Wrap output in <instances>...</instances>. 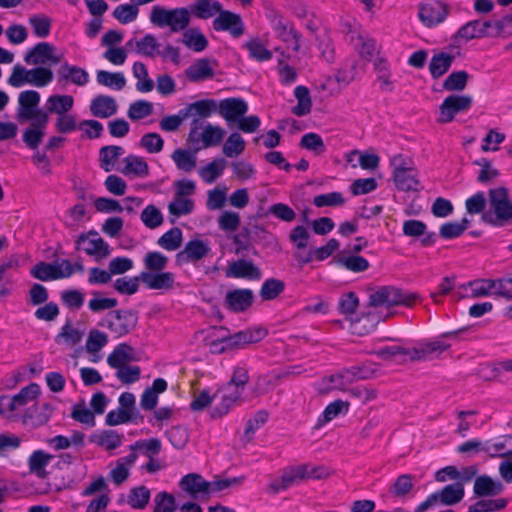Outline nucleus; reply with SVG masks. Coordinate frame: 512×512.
Returning <instances> with one entry per match:
<instances>
[{
  "label": "nucleus",
  "instance_id": "obj_1",
  "mask_svg": "<svg viewBox=\"0 0 512 512\" xmlns=\"http://www.w3.org/2000/svg\"><path fill=\"white\" fill-rule=\"evenodd\" d=\"M450 347L449 343L437 339L434 341H420L413 348L402 346H385L377 351V355L383 360L405 359L408 357L411 361H424L433 359L434 355H439Z\"/></svg>",
  "mask_w": 512,
  "mask_h": 512
},
{
  "label": "nucleus",
  "instance_id": "obj_2",
  "mask_svg": "<svg viewBox=\"0 0 512 512\" xmlns=\"http://www.w3.org/2000/svg\"><path fill=\"white\" fill-rule=\"evenodd\" d=\"M191 21L190 10L187 7L168 9L155 5L150 13V22L159 28L169 27L177 33L187 30Z\"/></svg>",
  "mask_w": 512,
  "mask_h": 512
},
{
  "label": "nucleus",
  "instance_id": "obj_3",
  "mask_svg": "<svg viewBox=\"0 0 512 512\" xmlns=\"http://www.w3.org/2000/svg\"><path fill=\"white\" fill-rule=\"evenodd\" d=\"M138 312L130 308L116 309L108 312L99 322L115 338H121L131 333L137 326Z\"/></svg>",
  "mask_w": 512,
  "mask_h": 512
},
{
  "label": "nucleus",
  "instance_id": "obj_4",
  "mask_svg": "<svg viewBox=\"0 0 512 512\" xmlns=\"http://www.w3.org/2000/svg\"><path fill=\"white\" fill-rule=\"evenodd\" d=\"M419 299V295L408 292L395 286H382L369 295V306L371 307H392L412 306Z\"/></svg>",
  "mask_w": 512,
  "mask_h": 512
},
{
  "label": "nucleus",
  "instance_id": "obj_5",
  "mask_svg": "<svg viewBox=\"0 0 512 512\" xmlns=\"http://www.w3.org/2000/svg\"><path fill=\"white\" fill-rule=\"evenodd\" d=\"M489 204L494 211L495 219L490 212L482 215V220L492 225H503L512 219V202L509 198V190L504 186L492 188L488 191Z\"/></svg>",
  "mask_w": 512,
  "mask_h": 512
},
{
  "label": "nucleus",
  "instance_id": "obj_6",
  "mask_svg": "<svg viewBox=\"0 0 512 512\" xmlns=\"http://www.w3.org/2000/svg\"><path fill=\"white\" fill-rule=\"evenodd\" d=\"M30 274L40 281L68 278L73 274V266L67 259L56 260L53 263L41 261L31 268Z\"/></svg>",
  "mask_w": 512,
  "mask_h": 512
},
{
  "label": "nucleus",
  "instance_id": "obj_7",
  "mask_svg": "<svg viewBox=\"0 0 512 512\" xmlns=\"http://www.w3.org/2000/svg\"><path fill=\"white\" fill-rule=\"evenodd\" d=\"M76 249H82L87 255L105 258L110 255V245L100 237L96 230L82 233L76 239Z\"/></svg>",
  "mask_w": 512,
  "mask_h": 512
},
{
  "label": "nucleus",
  "instance_id": "obj_8",
  "mask_svg": "<svg viewBox=\"0 0 512 512\" xmlns=\"http://www.w3.org/2000/svg\"><path fill=\"white\" fill-rule=\"evenodd\" d=\"M472 103L473 99L469 95L452 94L447 96L439 107L438 121L440 123L451 122L456 114L469 110Z\"/></svg>",
  "mask_w": 512,
  "mask_h": 512
},
{
  "label": "nucleus",
  "instance_id": "obj_9",
  "mask_svg": "<svg viewBox=\"0 0 512 512\" xmlns=\"http://www.w3.org/2000/svg\"><path fill=\"white\" fill-rule=\"evenodd\" d=\"M215 31H227L234 38H239L245 32V26L239 14L224 10L217 13V16L212 22Z\"/></svg>",
  "mask_w": 512,
  "mask_h": 512
},
{
  "label": "nucleus",
  "instance_id": "obj_10",
  "mask_svg": "<svg viewBox=\"0 0 512 512\" xmlns=\"http://www.w3.org/2000/svg\"><path fill=\"white\" fill-rule=\"evenodd\" d=\"M210 251L211 248L208 242L201 239H192L175 255V263L178 266L187 263H196L205 258Z\"/></svg>",
  "mask_w": 512,
  "mask_h": 512
},
{
  "label": "nucleus",
  "instance_id": "obj_11",
  "mask_svg": "<svg viewBox=\"0 0 512 512\" xmlns=\"http://www.w3.org/2000/svg\"><path fill=\"white\" fill-rule=\"evenodd\" d=\"M449 14V5L441 1L421 3L419 18L426 27H434L442 23Z\"/></svg>",
  "mask_w": 512,
  "mask_h": 512
},
{
  "label": "nucleus",
  "instance_id": "obj_12",
  "mask_svg": "<svg viewBox=\"0 0 512 512\" xmlns=\"http://www.w3.org/2000/svg\"><path fill=\"white\" fill-rule=\"evenodd\" d=\"M248 111V103L240 97L225 98L218 102V114L228 123H237Z\"/></svg>",
  "mask_w": 512,
  "mask_h": 512
},
{
  "label": "nucleus",
  "instance_id": "obj_13",
  "mask_svg": "<svg viewBox=\"0 0 512 512\" xmlns=\"http://www.w3.org/2000/svg\"><path fill=\"white\" fill-rule=\"evenodd\" d=\"M254 301L252 290L246 288H236L227 291L224 299L225 307L233 313H241L248 310Z\"/></svg>",
  "mask_w": 512,
  "mask_h": 512
},
{
  "label": "nucleus",
  "instance_id": "obj_14",
  "mask_svg": "<svg viewBox=\"0 0 512 512\" xmlns=\"http://www.w3.org/2000/svg\"><path fill=\"white\" fill-rule=\"evenodd\" d=\"M57 84L65 87L68 83H73L77 86H85L89 81L88 72L78 66L70 65L64 62L56 71Z\"/></svg>",
  "mask_w": 512,
  "mask_h": 512
},
{
  "label": "nucleus",
  "instance_id": "obj_15",
  "mask_svg": "<svg viewBox=\"0 0 512 512\" xmlns=\"http://www.w3.org/2000/svg\"><path fill=\"white\" fill-rule=\"evenodd\" d=\"M225 275L228 278L260 280L262 271L252 260L238 259L227 266Z\"/></svg>",
  "mask_w": 512,
  "mask_h": 512
},
{
  "label": "nucleus",
  "instance_id": "obj_16",
  "mask_svg": "<svg viewBox=\"0 0 512 512\" xmlns=\"http://www.w3.org/2000/svg\"><path fill=\"white\" fill-rule=\"evenodd\" d=\"M505 489L504 484L487 474L479 475L474 480L473 494L476 498L495 497Z\"/></svg>",
  "mask_w": 512,
  "mask_h": 512
},
{
  "label": "nucleus",
  "instance_id": "obj_17",
  "mask_svg": "<svg viewBox=\"0 0 512 512\" xmlns=\"http://www.w3.org/2000/svg\"><path fill=\"white\" fill-rule=\"evenodd\" d=\"M40 103V94L35 90L22 91L18 96L17 119L20 122L28 121L37 111Z\"/></svg>",
  "mask_w": 512,
  "mask_h": 512
},
{
  "label": "nucleus",
  "instance_id": "obj_18",
  "mask_svg": "<svg viewBox=\"0 0 512 512\" xmlns=\"http://www.w3.org/2000/svg\"><path fill=\"white\" fill-rule=\"evenodd\" d=\"M140 278L151 290H171L175 285V275L168 271L141 272Z\"/></svg>",
  "mask_w": 512,
  "mask_h": 512
},
{
  "label": "nucleus",
  "instance_id": "obj_19",
  "mask_svg": "<svg viewBox=\"0 0 512 512\" xmlns=\"http://www.w3.org/2000/svg\"><path fill=\"white\" fill-rule=\"evenodd\" d=\"M271 24L279 39L290 43L294 51H299L301 35L294 30L291 22L284 20L281 16H274L271 20Z\"/></svg>",
  "mask_w": 512,
  "mask_h": 512
},
{
  "label": "nucleus",
  "instance_id": "obj_20",
  "mask_svg": "<svg viewBox=\"0 0 512 512\" xmlns=\"http://www.w3.org/2000/svg\"><path fill=\"white\" fill-rule=\"evenodd\" d=\"M179 487L187 492L191 498L197 499L199 494L209 495L210 482L200 474L189 473L181 478Z\"/></svg>",
  "mask_w": 512,
  "mask_h": 512
},
{
  "label": "nucleus",
  "instance_id": "obj_21",
  "mask_svg": "<svg viewBox=\"0 0 512 512\" xmlns=\"http://www.w3.org/2000/svg\"><path fill=\"white\" fill-rule=\"evenodd\" d=\"M90 112L98 118H108L117 112L116 100L108 95H97L90 103Z\"/></svg>",
  "mask_w": 512,
  "mask_h": 512
},
{
  "label": "nucleus",
  "instance_id": "obj_22",
  "mask_svg": "<svg viewBox=\"0 0 512 512\" xmlns=\"http://www.w3.org/2000/svg\"><path fill=\"white\" fill-rule=\"evenodd\" d=\"M395 185L400 191H419L422 187L416 178V172L413 168H399L393 171Z\"/></svg>",
  "mask_w": 512,
  "mask_h": 512
},
{
  "label": "nucleus",
  "instance_id": "obj_23",
  "mask_svg": "<svg viewBox=\"0 0 512 512\" xmlns=\"http://www.w3.org/2000/svg\"><path fill=\"white\" fill-rule=\"evenodd\" d=\"M482 35L483 34H481L478 21L476 19L468 21L467 23L462 25L453 35V44H451L449 47L451 49H459L461 43H467L473 39H482Z\"/></svg>",
  "mask_w": 512,
  "mask_h": 512
},
{
  "label": "nucleus",
  "instance_id": "obj_24",
  "mask_svg": "<svg viewBox=\"0 0 512 512\" xmlns=\"http://www.w3.org/2000/svg\"><path fill=\"white\" fill-rule=\"evenodd\" d=\"M185 75L190 82H202L214 77L215 73L207 58L198 59L185 70Z\"/></svg>",
  "mask_w": 512,
  "mask_h": 512
},
{
  "label": "nucleus",
  "instance_id": "obj_25",
  "mask_svg": "<svg viewBox=\"0 0 512 512\" xmlns=\"http://www.w3.org/2000/svg\"><path fill=\"white\" fill-rule=\"evenodd\" d=\"M437 501L446 506H454L462 501L465 495L462 483H452L444 486L441 490L434 492Z\"/></svg>",
  "mask_w": 512,
  "mask_h": 512
},
{
  "label": "nucleus",
  "instance_id": "obj_26",
  "mask_svg": "<svg viewBox=\"0 0 512 512\" xmlns=\"http://www.w3.org/2000/svg\"><path fill=\"white\" fill-rule=\"evenodd\" d=\"M55 51L54 45L48 42H39L24 56V61L28 65H44L51 58V52Z\"/></svg>",
  "mask_w": 512,
  "mask_h": 512
},
{
  "label": "nucleus",
  "instance_id": "obj_27",
  "mask_svg": "<svg viewBox=\"0 0 512 512\" xmlns=\"http://www.w3.org/2000/svg\"><path fill=\"white\" fill-rule=\"evenodd\" d=\"M222 4L217 0H196L190 6V14L198 19H209L221 11Z\"/></svg>",
  "mask_w": 512,
  "mask_h": 512
},
{
  "label": "nucleus",
  "instance_id": "obj_28",
  "mask_svg": "<svg viewBox=\"0 0 512 512\" xmlns=\"http://www.w3.org/2000/svg\"><path fill=\"white\" fill-rule=\"evenodd\" d=\"M74 98L68 94H56L48 97L45 108L50 114L57 116L68 114L73 108Z\"/></svg>",
  "mask_w": 512,
  "mask_h": 512
},
{
  "label": "nucleus",
  "instance_id": "obj_29",
  "mask_svg": "<svg viewBox=\"0 0 512 512\" xmlns=\"http://www.w3.org/2000/svg\"><path fill=\"white\" fill-rule=\"evenodd\" d=\"M53 458V455L43 450L34 451L28 458V467L30 473L36 475L41 479L46 478L48 472L46 471L45 468Z\"/></svg>",
  "mask_w": 512,
  "mask_h": 512
},
{
  "label": "nucleus",
  "instance_id": "obj_30",
  "mask_svg": "<svg viewBox=\"0 0 512 512\" xmlns=\"http://www.w3.org/2000/svg\"><path fill=\"white\" fill-rule=\"evenodd\" d=\"M134 348L127 343H120L107 357V363L111 368L117 369L126 365L128 362L134 361L132 356Z\"/></svg>",
  "mask_w": 512,
  "mask_h": 512
},
{
  "label": "nucleus",
  "instance_id": "obj_31",
  "mask_svg": "<svg viewBox=\"0 0 512 512\" xmlns=\"http://www.w3.org/2000/svg\"><path fill=\"white\" fill-rule=\"evenodd\" d=\"M89 441L106 450H114L122 443V435L115 430H103L90 435Z\"/></svg>",
  "mask_w": 512,
  "mask_h": 512
},
{
  "label": "nucleus",
  "instance_id": "obj_32",
  "mask_svg": "<svg viewBox=\"0 0 512 512\" xmlns=\"http://www.w3.org/2000/svg\"><path fill=\"white\" fill-rule=\"evenodd\" d=\"M455 55L448 54L446 52H440L435 54L429 63V71L434 79H438L443 76L451 67Z\"/></svg>",
  "mask_w": 512,
  "mask_h": 512
},
{
  "label": "nucleus",
  "instance_id": "obj_33",
  "mask_svg": "<svg viewBox=\"0 0 512 512\" xmlns=\"http://www.w3.org/2000/svg\"><path fill=\"white\" fill-rule=\"evenodd\" d=\"M123 163L125 165L121 169V172L124 175H135L138 177H146L149 174L148 164L140 156L130 154L123 159Z\"/></svg>",
  "mask_w": 512,
  "mask_h": 512
},
{
  "label": "nucleus",
  "instance_id": "obj_34",
  "mask_svg": "<svg viewBox=\"0 0 512 512\" xmlns=\"http://www.w3.org/2000/svg\"><path fill=\"white\" fill-rule=\"evenodd\" d=\"M124 149L117 145L103 146L99 151L100 167L105 172H110L119 157L124 154Z\"/></svg>",
  "mask_w": 512,
  "mask_h": 512
},
{
  "label": "nucleus",
  "instance_id": "obj_35",
  "mask_svg": "<svg viewBox=\"0 0 512 512\" xmlns=\"http://www.w3.org/2000/svg\"><path fill=\"white\" fill-rule=\"evenodd\" d=\"M181 42L194 52H202L208 46L207 38L197 28L185 30Z\"/></svg>",
  "mask_w": 512,
  "mask_h": 512
},
{
  "label": "nucleus",
  "instance_id": "obj_36",
  "mask_svg": "<svg viewBox=\"0 0 512 512\" xmlns=\"http://www.w3.org/2000/svg\"><path fill=\"white\" fill-rule=\"evenodd\" d=\"M40 393V387L37 383H30L22 388L20 392L10 398L8 403L9 411H15L17 407L25 405L29 400L35 399Z\"/></svg>",
  "mask_w": 512,
  "mask_h": 512
},
{
  "label": "nucleus",
  "instance_id": "obj_37",
  "mask_svg": "<svg viewBox=\"0 0 512 512\" xmlns=\"http://www.w3.org/2000/svg\"><path fill=\"white\" fill-rule=\"evenodd\" d=\"M349 405V402L341 399H337L329 403L325 407L322 415L318 418L317 427H321L322 425L332 421L340 414H346L349 410Z\"/></svg>",
  "mask_w": 512,
  "mask_h": 512
},
{
  "label": "nucleus",
  "instance_id": "obj_38",
  "mask_svg": "<svg viewBox=\"0 0 512 512\" xmlns=\"http://www.w3.org/2000/svg\"><path fill=\"white\" fill-rule=\"evenodd\" d=\"M199 150L197 148L194 152L186 149H176L171 158L174 161L176 167L184 172H191L196 167V156L195 153Z\"/></svg>",
  "mask_w": 512,
  "mask_h": 512
},
{
  "label": "nucleus",
  "instance_id": "obj_39",
  "mask_svg": "<svg viewBox=\"0 0 512 512\" xmlns=\"http://www.w3.org/2000/svg\"><path fill=\"white\" fill-rule=\"evenodd\" d=\"M27 83L36 87H45L53 81V71L42 65H37L32 69H28Z\"/></svg>",
  "mask_w": 512,
  "mask_h": 512
},
{
  "label": "nucleus",
  "instance_id": "obj_40",
  "mask_svg": "<svg viewBox=\"0 0 512 512\" xmlns=\"http://www.w3.org/2000/svg\"><path fill=\"white\" fill-rule=\"evenodd\" d=\"M294 96L298 103L292 108V113L298 117L309 114L312 107L309 89L305 86L299 85L294 90Z\"/></svg>",
  "mask_w": 512,
  "mask_h": 512
},
{
  "label": "nucleus",
  "instance_id": "obj_41",
  "mask_svg": "<svg viewBox=\"0 0 512 512\" xmlns=\"http://www.w3.org/2000/svg\"><path fill=\"white\" fill-rule=\"evenodd\" d=\"M150 498V490L146 486L140 485L130 489L126 502L131 508L142 510L148 505Z\"/></svg>",
  "mask_w": 512,
  "mask_h": 512
},
{
  "label": "nucleus",
  "instance_id": "obj_42",
  "mask_svg": "<svg viewBox=\"0 0 512 512\" xmlns=\"http://www.w3.org/2000/svg\"><path fill=\"white\" fill-rule=\"evenodd\" d=\"M96 80L100 85L114 90H122L126 85V79L122 72L99 70L96 74Z\"/></svg>",
  "mask_w": 512,
  "mask_h": 512
},
{
  "label": "nucleus",
  "instance_id": "obj_43",
  "mask_svg": "<svg viewBox=\"0 0 512 512\" xmlns=\"http://www.w3.org/2000/svg\"><path fill=\"white\" fill-rule=\"evenodd\" d=\"M153 503V512H175L180 507L174 495L167 491L158 492L153 498Z\"/></svg>",
  "mask_w": 512,
  "mask_h": 512
},
{
  "label": "nucleus",
  "instance_id": "obj_44",
  "mask_svg": "<svg viewBox=\"0 0 512 512\" xmlns=\"http://www.w3.org/2000/svg\"><path fill=\"white\" fill-rule=\"evenodd\" d=\"M182 240V230L178 227H173L157 240V244L167 251H175L181 247Z\"/></svg>",
  "mask_w": 512,
  "mask_h": 512
},
{
  "label": "nucleus",
  "instance_id": "obj_45",
  "mask_svg": "<svg viewBox=\"0 0 512 512\" xmlns=\"http://www.w3.org/2000/svg\"><path fill=\"white\" fill-rule=\"evenodd\" d=\"M225 133L226 132L222 127L207 123L203 127V131L201 133V141L203 143V147L208 148L221 144Z\"/></svg>",
  "mask_w": 512,
  "mask_h": 512
},
{
  "label": "nucleus",
  "instance_id": "obj_46",
  "mask_svg": "<svg viewBox=\"0 0 512 512\" xmlns=\"http://www.w3.org/2000/svg\"><path fill=\"white\" fill-rule=\"evenodd\" d=\"M225 166L224 158L213 160L199 170V175L205 183L211 184L222 175Z\"/></svg>",
  "mask_w": 512,
  "mask_h": 512
},
{
  "label": "nucleus",
  "instance_id": "obj_47",
  "mask_svg": "<svg viewBox=\"0 0 512 512\" xmlns=\"http://www.w3.org/2000/svg\"><path fill=\"white\" fill-rule=\"evenodd\" d=\"M83 338V332L73 327L69 321L61 328L60 333L55 337L57 344L65 343L69 346L78 344Z\"/></svg>",
  "mask_w": 512,
  "mask_h": 512
},
{
  "label": "nucleus",
  "instance_id": "obj_48",
  "mask_svg": "<svg viewBox=\"0 0 512 512\" xmlns=\"http://www.w3.org/2000/svg\"><path fill=\"white\" fill-rule=\"evenodd\" d=\"M244 150L245 141L237 132H233L228 136L222 148L223 154L229 158L237 157Z\"/></svg>",
  "mask_w": 512,
  "mask_h": 512
},
{
  "label": "nucleus",
  "instance_id": "obj_49",
  "mask_svg": "<svg viewBox=\"0 0 512 512\" xmlns=\"http://www.w3.org/2000/svg\"><path fill=\"white\" fill-rule=\"evenodd\" d=\"M285 289V284L282 280L276 278L266 279L260 289V296L263 300H273L277 298Z\"/></svg>",
  "mask_w": 512,
  "mask_h": 512
},
{
  "label": "nucleus",
  "instance_id": "obj_50",
  "mask_svg": "<svg viewBox=\"0 0 512 512\" xmlns=\"http://www.w3.org/2000/svg\"><path fill=\"white\" fill-rule=\"evenodd\" d=\"M269 414L265 410L257 411L253 417L249 418L246 422L244 430V438L246 441H251L255 432L259 430L268 421Z\"/></svg>",
  "mask_w": 512,
  "mask_h": 512
},
{
  "label": "nucleus",
  "instance_id": "obj_51",
  "mask_svg": "<svg viewBox=\"0 0 512 512\" xmlns=\"http://www.w3.org/2000/svg\"><path fill=\"white\" fill-rule=\"evenodd\" d=\"M469 74L464 70L453 71L443 82L446 91H462L466 88Z\"/></svg>",
  "mask_w": 512,
  "mask_h": 512
},
{
  "label": "nucleus",
  "instance_id": "obj_52",
  "mask_svg": "<svg viewBox=\"0 0 512 512\" xmlns=\"http://www.w3.org/2000/svg\"><path fill=\"white\" fill-rule=\"evenodd\" d=\"M248 50L250 58L264 62L272 59V52L268 50L259 39H251L244 44Z\"/></svg>",
  "mask_w": 512,
  "mask_h": 512
},
{
  "label": "nucleus",
  "instance_id": "obj_53",
  "mask_svg": "<svg viewBox=\"0 0 512 512\" xmlns=\"http://www.w3.org/2000/svg\"><path fill=\"white\" fill-rule=\"evenodd\" d=\"M337 264L354 273L366 271L369 268V262L366 258L359 255H350L347 257H339Z\"/></svg>",
  "mask_w": 512,
  "mask_h": 512
},
{
  "label": "nucleus",
  "instance_id": "obj_54",
  "mask_svg": "<svg viewBox=\"0 0 512 512\" xmlns=\"http://www.w3.org/2000/svg\"><path fill=\"white\" fill-rule=\"evenodd\" d=\"M140 275L135 277L117 278L113 283V288L122 295H133L139 290Z\"/></svg>",
  "mask_w": 512,
  "mask_h": 512
},
{
  "label": "nucleus",
  "instance_id": "obj_55",
  "mask_svg": "<svg viewBox=\"0 0 512 512\" xmlns=\"http://www.w3.org/2000/svg\"><path fill=\"white\" fill-rule=\"evenodd\" d=\"M140 219L149 229H155L163 223V215L155 205H147L141 212Z\"/></svg>",
  "mask_w": 512,
  "mask_h": 512
},
{
  "label": "nucleus",
  "instance_id": "obj_56",
  "mask_svg": "<svg viewBox=\"0 0 512 512\" xmlns=\"http://www.w3.org/2000/svg\"><path fill=\"white\" fill-rule=\"evenodd\" d=\"M191 108H193L194 116L205 119L218 112V101L215 99L198 100L191 103Z\"/></svg>",
  "mask_w": 512,
  "mask_h": 512
},
{
  "label": "nucleus",
  "instance_id": "obj_57",
  "mask_svg": "<svg viewBox=\"0 0 512 512\" xmlns=\"http://www.w3.org/2000/svg\"><path fill=\"white\" fill-rule=\"evenodd\" d=\"M153 112V104L146 100H137L130 104L127 115L132 121H137L150 116Z\"/></svg>",
  "mask_w": 512,
  "mask_h": 512
},
{
  "label": "nucleus",
  "instance_id": "obj_58",
  "mask_svg": "<svg viewBox=\"0 0 512 512\" xmlns=\"http://www.w3.org/2000/svg\"><path fill=\"white\" fill-rule=\"evenodd\" d=\"M53 412V406L50 403H44L41 407L34 405L28 409L27 415L33 419V423L37 426L46 424Z\"/></svg>",
  "mask_w": 512,
  "mask_h": 512
},
{
  "label": "nucleus",
  "instance_id": "obj_59",
  "mask_svg": "<svg viewBox=\"0 0 512 512\" xmlns=\"http://www.w3.org/2000/svg\"><path fill=\"white\" fill-rule=\"evenodd\" d=\"M143 263L147 272L162 271L168 264V258L161 252L151 251L145 255Z\"/></svg>",
  "mask_w": 512,
  "mask_h": 512
},
{
  "label": "nucleus",
  "instance_id": "obj_60",
  "mask_svg": "<svg viewBox=\"0 0 512 512\" xmlns=\"http://www.w3.org/2000/svg\"><path fill=\"white\" fill-rule=\"evenodd\" d=\"M159 47L160 43L157 42L156 37L152 34H146L143 38L136 41L137 52L147 57L154 58L158 54Z\"/></svg>",
  "mask_w": 512,
  "mask_h": 512
},
{
  "label": "nucleus",
  "instance_id": "obj_61",
  "mask_svg": "<svg viewBox=\"0 0 512 512\" xmlns=\"http://www.w3.org/2000/svg\"><path fill=\"white\" fill-rule=\"evenodd\" d=\"M51 23V19L43 15H34L29 18L34 34L39 38H46L50 34Z\"/></svg>",
  "mask_w": 512,
  "mask_h": 512
},
{
  "label": "nucleus",
  "instance_id": "obj_62",
  "mask_svg": "<svg viewBox=\"0 0 512 512\" xmlns=\"http://www.w3.org/2000/svg\"><path fill=\"white\" fill-rule=\"evenodd\" d=\"M166 436L174 448L183 449L189 440L187 429L181 426H173L166 431Z\"/></svg>",
  "mask_w": 512,
  "mask_h": 512
},
{
  "label": "nucleus",
  "instance_id": "obj_63",
  "mask_svg": "<svg viewBox=\"0 0 512 512\" xmlns=\"http://www.w3.org/2000/svg\"><path fill=\"white\" fill-rule=\"evenodd\" d=\"M413 488V476L402 474L398 476L390 489V493L396 497H405Z\"/></svg>",
  "mask_w": 512,
  "mask_h": 512
},
{
  "label": "nucleus",
  "instance_id": "obj_64",
  "mask_svg": "<svg viewBox=\"0 0 512 512\" xmlns=\"http://www.w3.org/2000/svg\"><path fill=\"white\" fill-rule=\"evenodd\" d=\"M108 343V336L106 333L93 329L89 332L86 341V350L89 353H96L100 351Z\"/></svg>",
  "mask_w": 512,
  "mask_h": 512
}]
</instances>
